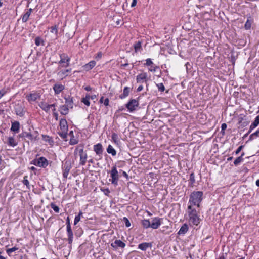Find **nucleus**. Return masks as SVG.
Segmentation results:
<instances>
[{
  "label": "nucleus",
  "instance_id": "obj_1",
  "mask_svg": "<svg viewBox=\"0 0 259 259\" xmlns=\"http://www.w3.org/2000/svg\"><path fill=\"white\" fill-rule=\"evenodd\" d=\"M74 154L76 156L78 155L80 158L79 164L84 165L87 162L88 155L87 153L84 151L83 146L82 145H78L74 152Z\"/></svg>",
  "mask_w": 259,
  "mask_h": 259
},
{
  "label": "nucleus",
  "instance_id": "obj_2",
  "mask_svg": "<svg viewBox=\"0 0 259 259\" xmlns=\"http://www.w3.org/2000/svg\"><path fill=\"white\" fill-rule=\"evenodd\" d=\"M203 193L202 191H194L190 196L189 202L192 203L194 205L200 206V203L202 200Z\"/></svg>",
  "mask_w": 259,
  "mask_h": 259
},
{
  "label": "nucleus",
  "instance_id": "obj_3",
  "mask_svg": "<svg viewBox=\"0 0 259 259\" xmlns=\"http://www.w3.org/2000/svg\"><path fill=\"white\" fill-rule=\"evenodd\" d=\"M189 222L194 225H198L200 223V219L198 215L197 211L192 208L191 205L188 207Z\"/></svg>",
  "mask_w": 259,
  "mask_h": 259
},
{
  "label": "nucleus",
  "instance_id": "obj_4",
  "mask_svg": "<svg viewBox=\"0 0 259 259\" xmlns=\"http://www.w3.org/2000/svg\"><path fill=\"white\" fill-rule=\"evenodd\" d=\"M110 177L111 178L110 180L111 183L115 186L117 185L119 175L116 166H114L112 167L111 170L110 171Z\"/></svg>",
  "mask_w": 259,
  "mask_h": 259
},
{
  "label": "nucleus",
  "instance_id": "obj_5",
  "mask_svg": "<svg viewBox=\"0 0 259 259\" xmlns=\"http://www.w3.org/2000/svg\"><path fill=\"white\" fill-rule=\"evenodd\" d=\"M60 60L59 62L58 68L60 69L61 67H68L69 65L70 58L65 54L60 55Z\"/></svg>",
  "mask_w": 259,
  "mask_h": 259
},
{
  "label": "nucleus",
  "instance_id": "obj_6",
  "mask_svg": "<svg viewBox=\"0 0 259 259\" xmlns=\"http://www.w3.org/2000/svg\"><path fill=\"white\" fill-rule=\"evenodd\" d=\"M139 106L138 101L136 99L131 100L126 104V107L130 112H133Z\"/></svg>",
  "mask_w": 259,
  "mask_h": 259
},
{
  "label": "nucleus",
  "instance_id": "obj_7",
  "mask_svg": "<svg viewBox=\"0 0 259 259\" xmlns=\"http://www.w3.org/2000/svg\"><path fill=\"white\" fill-rule=\"evenodd\" d=\"M33 164L37 166L46 167L48 165V163L47 160L45 158L41 157L38 159L34 160Z\"/></svg>",
  "mask_w": 259,
  "mask_h": 259
},
{
  "label": "nucleus",
  "instance_id": "obj_8",
  "mask_svg": "<svg viewBox=\"0 0 259 259\" xmlns=\"http://www.w3.org/2000/svg\"><path fill=\"white\" fill-rule=\"evenodd\" d=\"M162 218L158 217H155L152 218V222L151 223V228L153 229H157L161 224Z\"/></svg>",
  "mask_w": 259,
  "mask_h": 259
},
{
  "label": "nucleus",
  "instance_id": "obj_9",
  "mask_svg": "<svg viewBox=\"0 0 259 259\" xmlns=\"http://www.w3.org/2000/svg\"><path fill=\"white\" fill-rule=\"evenodd\" d=\"M93 149L96 154L100 157L99 159H101L103 152V149L102 144L100 143H98L95 145L94 146Z\"/></svg>",
  "mask_w": 259,
  "mask_h": 259
},
{
  "label": "nucleus",
  "instance_id": "obj_10",
  "mask_svg": "<svg viewBox=\"0 0 259 259\" xmlns=\"http://www.w3.org/2000/svg\"><path fill=\"white\" fill-rule=\"evenodd\" d=\"M63 168L64 169L63 173V177L66 179L69 173L70 170L71 168V165L70 163L66 162L63 165Z\"/></svg>",
  "mask_w": 259,
  "mask_h": 259
},
{
  "label": "nucleus",
  "instance_id": "obj_11",
  "mask_svg": "<svg viewBox=\"0 0 259 259\" xmlns=\"http://www.w3.org/2000/svg\"><path fill=\"white\" fill-rule=\"evenodd\" d=\"M147 78V74L143 72L138 74L136 77V80L138 83H143L146 82Z\"/></svg>",
  "mask_w": 259,
  "mask_h": 259
},
{
  "label": "nucleus",
  "instance_id": "obj_12",
  "mask_svg": "<svg viewBox=\"0 0 259 259\" xmlns=\"http://www.w3.org/2000/svg\"><path fill=\"white\" fill-rule=\"evenodd\" d=\"M59 69L60 71H58V72L57 73V75L61 79H63L64 78L66 77L68 75V73H70L71 71V69Z\"/></svg>",
  "mask_w": 259,
  "mask_h": 259
},
{
  "label": "nucleus",
  "instance_id": "obj_13",
  "mask_svg": "<svg viewBox=\"0 0 259 259\" xmlns=\"http://www.w3.org/2000/svg\"><path fill=\"white\" fill-rule=\"evenodd\" d=\"M111 246L113 248H117L118 247L124 248L125 246V244L120 240H116L111 244Z\"/></svg>",
  "mask_w": 259,
  "mask_h": 259
},
{
  "label": "nucleus",
  "instance_id": "obj_14",
  "mask_svg": "<svg viewBox=\"0 0 259 259\" xmlns=\"http://www.w3.org/2000/svg\"><path fill=\"white\" fill-rule=\"evenodd\" d=\"M55 94H60L64 89L65 87L63 85L61 84H55L53 88Z\"/></svg>",
  "mask_w": 259,
  "mask_h": 259
},
{
  "label": "nucleus",
  "instance_id": "obj_15",
  "mask_svg": "<svg viewBox=\"0 0 259 259\" xmlns=\"http://www.w3.org/2000/svg\"><path fill=\"white\" fill-rule=\"evenodd\" d=\"M151 247H152L151 243L144 242V243L139 244L138 245V249H139L142 251H145L147 249V248H151Z\"/></svg>",
  "mask_w": 259,
  "mask_h": 259
},
{
  "label": "nucleus",
  "instance_id": "obj_16",
  "mask_svg": "<svg viewBox=\"0 0 259 259\" xmlns=\"http://www.w3.org/2000/svg\"><path fill=\"white\" fill-rule=\"evenodd\" d=\"M59 125L61 131H68L67 122L65 119H61Z\"/></svg>",
  "mask_w": 259,
  "mask_h": 259
},
{
  "label": "nucleus",
  "instance_id": "obj_17",
  "mask_svg": "<svg viewBox=\"0 0 259 259\" xmlns=\"http://www.w3.org/2000/svg\"><path fill=\"white\" fill-rule=\"evenodd\" d=\"M65 106H66L68 108H73V98L68 96L67 98H65Z\"/></svg>",
  "mask_w": 259,
  "mask_h": 259
},
{
  "label": "nucleus",
  "instance_id": "obj_18",
  "mask_svg": "<svg viewBox=\"0 0 259 259\" xmlns=\"http://www.w3.org/2000/svg\"><path fill=\"white\" fill-rule=\"evenodd\" d=\"M39 98V95L36 93L30 94L27 96V99L29 102L35 101Z\"/></svg>",
  "mask_w": 259,
  "mask_h": 259
},
{
  "label": "nucleus",
  "instance_id": "obj_19",
  "mask_svg": "<svg viewBox=\"0 0 259 259\" xmlns=\"http://www.w3.org/2000/svg\"><path fill=\"white\" fill-rule=\"evenodd\" d=\"M67 232L68 235V241L69 244H71L73 241V234L71 230V227L67 228Z\"/></svg>",
  "mask_w": 259,
  "mask_h": 259
},
{
  "label": "nucleus",
  "instance_id": "obj_20",
  "mask_svg": "<svg viewBox=\"0 0 259 259\" xmlns=\"http://www.w3.org/2000/svg\"><path fill=\"white\" fill-rule=\"evenodd\" d=\"M258 124H259V115H258V116H257L256 117V118H255L254 121H253V122L250 126V130L248 131V132L247 133V135L249 134L251 132V131L253 129L255 128Z\"/></svg>",
  "mask_w": 259,
  "mask_h": 259
},
{
  "label": "nucleus",
  "instance_id": "obj_21",
  "mask_svg": "<svg viewBox=\"0 0 259 259\" xmlns=\"http://www.w3.org/2000/svg\"><path fill=\"white\" fill-rule=\"evenodd\" d=\"M19 136L21 138H26L31 141L34 139V136L31 133L26 132L22 133Z\"/></svg>",
  "mask_w": 259,
  "mask_h": 259
},
{
  "label": "nucleus",
  "instance_id": "obj_22",
  "mask_svg": "<svg viewBox=\"0 0 259 259\" xmlns=\"http://www.w3.org/2000/svg\"><path fill=\"white\" fill-rule=\"evenodd\" d=\"M96 65L95 61H91L89 63L85 64L83 67L84 70L88 71L92 69Z\"/></svg>",
  "mask_w": 259,
  "mask_h": 259
},
{
  "label": "nucleus",
  "instance_id": "obj_23",
  "mask_svg": "<svg viewBox=\"0 0 259 259\" xmlns=\"http://www.w3.org/2000/svg\"><path fill=\"white\" fill-rule=\"evenodd\" d=\"M20 128V124L18 121H15L12 123L11 130L12 131L18 133Z\"/></svg>",
  "mask_w": 259,
  "mask_h": 259
},
{
  "label": "nucleus",
  "instance_id": "obj_24",
  "mask_svg": "<svg viewBox=\"0 0 259 259\" xmlns=\"http://www.w3.org/2000/svg\"><path fill=\"white\" fill-rule=\"evenodd\" d=\"M32 9L31 8L29 9L27 12L22 16V21L23 22H26L29 19V17L32 12Z\"/></svg>",
  "mask_w": 259,
  "mask_h": 259
},
{
  "label": "nucleus",
  "instance_id": "obj_25",
  "mask_svg": "<svg viewBox=\"0 0 259 259\" xmlns=\"http://www.w3.org/2000/svg\"><path fill=\"white\" fill-rule=\"evenodd\" d=\"M188 230V226L186 224H184L183 225V226L181 227L180 229L179 230L178 234L179 235H184L185 234Z\"/></svg>",
  "mask_w": 259,
  "mask_h": 259
},
{
  "label": "nucleus",
  "instance_id": "obj_26",
  "mask_svg": "<svg viewBox=\"0 0 259 259\" xmlns=\"http://www.w3.org/2000/svg\"><path fill=\"white\" fill-rule=\"evenodd\" d=\"M39 106L43 110L47 112H49L50 109V106L44 102H40Z\"/></svg>",
  "mask_w": 259,
  "mask_h": 259
},
{
  "label": "nucleus",
  "instance_id": "obj_27",
  "mask_svg": "<svg viewBox=\"0 0 259 259\" xmlns=\"http://www.w3.org/2000/svg\"><path fill=\"white\" fill-rule=\"evenodd\" d=\"M59 111L61 114L64 115L67 114L69 112L68 108L65 105H62L60 107Z\"/></svg>",
  "mask_w": 259,
  "mask_h": 259
},
{
  "label": "nucleus",
  "instance_id": "obj_28",
  "mask_svg": "<svg viewBox=\"0 0 259 259\" xmlns=\"http://www.w3.org/2000/svg\"><path fill=\"white\" fill-rule=\"evenodd\" d=\"M130 88L126 87L124 88L123 90V93L122 94L120 95L119 97L120 99H123L125 97H126L130 93Z\"/></svg>",
  "mask_w": 259,
  "mask_h": 259
},
{
  "label": "nucleus",
  "instance_id": "obj_29",
  "mask_svg": "<svg viewBox=\"0 0 259 259\" xmlns=\"http://www.w3.org/2000/svg\"><path fill=\"white\" fill-rule=\"evenodd\" d=\"M107 152L109 154H111L113 156H114L116 155V150L113 148V147L111 145H108L107 148Z\"/></svg>",
  "mask_w": 259,
  "mask_h": 259
},
{
  "label": "nucleus",
  "instance_id": "obj_30",
  "mask_svg": "<svg viewBox=\"0 0 259 259\" xmlns=\"http://www.w3.org/2000/svg\"><path fill=\"white\" fill-rule=\"evenodd\" d=\"M15 112L17 115L22 117L24 115L23 109L21 106H18L15 108Z\"/></svg>",
  "mask_w": 259,
  "mask_h": 259
},
{
  "label": "nucleus",
  "instance_id": "obj_31",
  "mask_svg": "<svg viewBox=\"0 0 259 259\" xmlns=\"http://www.w3.org/2000/svg\"><path fill=\"white\" fill-rule=\"evenodd\" d=\"M141 223L143 227L145 229L151 227V223L149 220H142Z\"/></svg>",
  "mask_w": 259,
  "mask_h": 259
},
{
  "label": "nucleus",
  "instance_id": "obj_32",
  "mask_svg": "<svg viewBox=\"0 0 259 259\" xmlns=\"http://www.w3.org/2000/svg\"><path fill=\"white\" fill-rule=\"evenodd\" d=\"M244 155V153L243 152L241 156L237 157L234 161V164L235 165H238L240 163H241L243 161V156Z\"/></svg>",
  "mask_w": 259,
  "mask_h": 259
},
{
  "label": "nucleus",
  "instance_id": "obj_33",
  "mask_svg": "<svg viewBox=\"0 0 259 259\" xmlns=\"http://www.w3.org/2000/svg\"><path fill=\"white\" fill-rule=\"evenodd\" d=\"M8 144L12 147H15L17 145V142H16L13 137H9L8 138Z\"/></svg>",
  "mask_w": 259,
  "mask_h": 259
},
{
  "label": "nucleus",
  "instance_id": "obj_34",
  "mask_svg": "<svg viewBox=\"0 0 259 259\" xmlns=\"http://www.w3.org/2000/svg\"><path fill=\"white\" fill-rule=\"evenodd\" d=\"M90 96L88 94H87L85 98H83L82 99V102H83L85 105L87 106H89L90 105Z\"/></svg>",
  "mask_w": 259,
  "mask_h": 259
},
{
  "label": "nucleus",
  "instance_id": "obj_35",
  "mask_svg": "<svg viewBox=\"0 0 259 259\" xmlns=\"http://www.w3.org/2000/svg\"><path fill=\"white\" fill-rule=\"evenodd\" d=\"M112 139L114 141V142L117 145H118L120 143V141L118 139V135L116 133H113L112 135Z\"/></svg>",
  "mask_w": 259,
  "mask_h": 259
},
{
  "label": "nucleus",
  "instance_id": "obj_36",
  "mask_svg": "<svg viewBox=\"0 0 259 259\" xmlns=\"http://www.w3.org/2000/svg\"><path fill=\"white\" fill-rule=\"evenodd\" d=\"M135 52L140 51L141 49V42L137 41L134 46Z\"/></svg>",
  "mask_w": 259,
  "mask_h": 259
},
{
  "label": "nucleus",
  "instance_id": "obj_37",
  "mask_svg": "<svg viewBox=\"0 0 259 259\" xmlns=\"http://www.w3.org/2000/svg\"><path fill=\"white\" fill-rule=\"evenodd\" d=\"M35 44L37 46H39L40 45L42 46L44 45L43 40L39 37H37L35 39Z\"/></svg>",
  "mask_w": 259,
  "mask_h": 259
},
{
  "label": "nucleus",
  "instance_id": "obj_38",
  "mask_svg": "<svg viewBox=\"0 0 259 259\" xmlns=\"http://www.w3.org/2000/svg\"><path fill=\"white\" fill-rule=\"evenodd\" d=\"M51 207L57 213L59 212V208L58 206L56 205L54 203H51L50 204Z\"/></svg>",
  "mask_w": 259,
  "mask_h": 259
},
{
  "label": "nucleus",
  "instance_id": "obj_39",
  "mask_svg": "<svg viewBox=\"0 0 259 259\" xmlns=\"http://www.w3.org/2000/svg\"><path fill=\"white\" fill-rule=\"evenodd\" d=\"M156 86L160 92H163L165 90V87L162 83L156 84Z\"/></svg>",
  "mask_w": 259,
  "mask_h": 259
},
{
  "label": "nucleus",
  "instance_id": "obj_40",
  "mask_svg": "<svg viewBox=\"0 0 259 259\" xmlns=\"http://www.w3.org/2000/svg\"><path fill=\"white\" fill-rule=\"evenodd\" d=\"M59 135L62 138L65 139L67 138V131H61V132H59Z\"/></svg>",
  "mask_w": 259,
  "mask_h": 259
},
{
  "label": "nucleus",
  "instance_id": "obj_41",
  "mask_svg": "<svg viewBox=\"0 0 259 259\" xmlns=\"http://www.w3.org/2000/svg\"><path fill=\"white\" fill-rule=\"evenodd\" d=\"M82 213L81 212H80L78 215L76 216L74 219V225H76L77 224L78 222L80 220V215H82Z\"/></svg>",
  "mask_w": 259,
  "mask_h": 259
},
{
  "label": "nucleus",
  "instance_id": "obj_42",
  "mask_svg": "<svg viewBox=\"0 0 259 259\" xmlns=\"http://www.w3.org/2000/svg\"><path fill=\"white\" fill-rule=\"evenodd\" d=\"M190 181L191 182V186L193 187V184L195 183V177L193 173H192L190 176Z\"/></svg>",
  "mask_w": 259,
  "mask_h": 259
},
{
  "label": "nucleus",
  "instance_id": "obj_43",
  "mask_svg": "<svg viewBox=\"0 0 259 259\" xmlns=\"http://www.w3.org/2000/svg\"><path fill=\"white\" fill-rule=\"evenodd\" d=\"M18 249V248L16 247H14L13 248H9V249H8L7 250H6V252L7 253L9 254V255H10L11 253H12L14 251H15L16 250H17Z\"/></svg>",
  "mask_w": 259,
  "mask_h": 259
},
{
  "label": "nucleus",
  "instance_id": "obj_44",
  "mask_svg": "<svg viewBox=\"0 0 259 259\" xmlns=\"http://www.w3.org/2000/svg\"><path fill=\"white\" fill-rule=\"evenodd\" d=\"M251 26V22L249 20L247 19V21L246 22L245 24V28L246 29H249L250 28Z\"/></svg>",
  "mask_w": 259,
  "mask_h": 259
},
{
  "label": "nucleus",
  "instance_id": "obj_45",
  "mask_svg": "<svg viewBox=\"0 0 259 259\" xmlns=\"http://www.w3.org/2000/svg\"><path fill=\"white\" fill-rule=\"evenodd\" d=\"M27 178V176H25L24 177V179L23 180V183L24 185H26L28 188H29V183Z\"/></svg>",
  "mask_w": 259,
  "mask_h": 259
},
{
  "label": "nucleus",
  "instance_id": "obj_46",
  "mask_svg": "<svg viewBox=\"0 0 259 259\" xmlns=\"http://www.w3.org/2000/svg\"><path fill=\"white\" fill-rule=\"evenodd\" d=\"M51 32L57 34L58 32L57 27L56 25H54L51 28Z\"/></svg>",
  "mask_w": 259,
  "mask_h": 259
},
{
  "label": "nucleus",
  "instance_id": "obj_47",
  "mask_svg": "<svg viewBox=\"0 0 259 259\" xmlns=\"http://www.w3.org/2000/svg\"><path fill=\"white\" fill-rule=\"evenodd\" d=\"M123 221L125 223V226L127 227H130L131 226V223H130V221L128 220V219L126 218V217H124L123 219Z\"/></svg>",
  "mask_w": 259,
  "mask_h": 259
},
{
  "label": "nucleus",
  "instance_id": "obj_48",
  "mask_svg": "<svg viewBox=\"0 0 259 259\" xmlns=\"http://www.w3.org/2000/svg\"><path fill=\"white\" fill-rule=\"evenodd\" d=\"M153 62L151 59L149 58L146 59V63L145 65L147 66H150V65L152 64Z\"/></svg>",
  "mask_w": 259,
  "mask_h": 259
},
{
  "label": "nucleus",
  "instance_id": "obj_49",
  "mask_svg": "<svg viewBox=\"0 0 259 259\" xmlns=\"http://www.w3.org/2000/svg\"><path fill=\"white\" fill-rule=\"evenodd\" d=\"M158 68L159 67L158 66H155L154 67H151V68H149V71L151 72H155L156 69Z\"/></svg>",
  "mask_w": 259,
  "mask_h": 259
},
{
  "label": "nucleus",
  "instance_id": "obj_50",
  "mask_svg": "<svg viewBox=\"0 0 259 259\" xmlns=\"http://www.w3.org/2000/svg\"><path fill=\"white\" fill-rule=\"evenodd\" d=\"M6 93V91L3 89L0 91V99Z\"/></svg>",
  "mask_w": 259,
  "mask_h": 259
},
{
  "label": "nucleus",
  "instance_id": "obj_51",
  "mask_svg": "<svg viewBox=\"0 0 259 259\" xmlns=\"http://www.w3.org/2000/svg\"><path fill=\"white\" fill-rule=\"evenodd\" d=\"M243 146H240L235 151L236 154H238L242 149Z\"/></svg>",
  "mask_w": 259,
  "mask_h": 259
},
{
  "label": "nucleus",
  "instance_id": "obj_52",
  "mask_svg": "<svg viewBox=\"0 0 259 259\" xmlns=\"http://www.w3.org/2000/svg\"><path fill=\"white\" fill-rule=\"evenodd\" d=\"M66 225H67V228L70 227V220L69 218L68 217L66 219Z\"/></svg>",
  "mask_w": 259,
  "mask_h": 259
},
{
  "label": "nucleus",
  "instance_id": "obj_53",
  "mask_svg": "<svg viewBox=\"0 0 259 259\" xmlns=\"http://www.w3.org/2000/svg\"><path fill=\"white\" fill-rule=\"evenodd\" d=\"M109 99L108 98H106L105 99H104V101H103V103L105 105V106H108L109 105Z\"/></svg>",
  "mask_w": 259,
  "mask_h": 259
},
{
  "label": "nucleus",
  "instance_id": "obj_54",
  "mask_svg": "<svg viewBox=\"0 0 259 259\" xmlns=\"http://www.w3.org/2000/svg\"><path fill=\"white\" fill-rule=\"evenodd\" d=\"M227 128V125L226 123H223L221 125L222 130H225Z\"/></svg>",
  "mask_w": 259,
  "mask_h": 259
},
{
  "label": "nucleus",
  "instance_id": "obj_55",
  "mask_svg": "<svg viewBox=\"0 0 259 259\" xmlns=\"http://www.w3.org/2000/svg\"><path fill=\"white\" fill-rule=\"evenodd\" d=\"M137 4V0H133L132 3L131 4V7H134Z\"/></svg>",
  "mask_w": 259,
  "mask_h": 259
},
{
  "label": "nucleus",
  "instance_id": "obj_56",
  "mask_svg": "<svg viewBox=\"0 0 259 259\" xmlns=\"http://www.w3.org/2000/svg\"><path fill=\"white\" fill-rule=\"evenodd\" d=\"M143 89V85H141L138 87L137 90L138 92H140V91H141Z\"/></svg>",
  "mask_w": 259,
  "mask_h": 259
},
{
  "label": "nucleus",
  "instance_id": "obj_57",
  "mask_svg": "<svg viewBox=\"0 0 259 259\" xmlns=\"http://www.w3.org/2000/svg\"><path fill=\"white\" fill-rule=\"evenodd\" d=\"M253 135H255V137H259V130H258L255 133H254Z\"/></svg>",
  "mask_w": 259,
  "mask_h": 259
},
{
  "label": "nucleus",
  "instance_id": "obj_58",
  "mask_svg": "<svg viewBox=\"0 0 259 259\" xmlns=\"http://www.w3.org/2000/svg\"><path fill=\"white\" fill-rule=\"evenodd\" d=\"M123 176L126 178L127 179H128V176L127 174L125 171H123Z\"/></svg>",
  "mask_w": 259,
  "mask_h": 259
},
{
  "label": "nucleus",
  "instance_id": "obj_59",
  "mask_svg": "<svg viewBox=\"0 0 259 259\" xmlns=\"http://www.w3.org/2000/svg\"><path fill=\"white\" fill-rule=\"evenodd\" d=\"M84 89L87 91H90L92 90V88L90 86H87L85 87Z\"/></svg>",
  "mask_w": 259,
  "mask_h": 259
},
{
  "label": "nucleus",
  "instance_id": "obj_60",
  "mask_svg": "<svg viewBox=\"0 0 259 259\" xmlns=\"http://www.w3.org/2000/svg\"><path fill=\"white\" fill-rule=\"evenodd\" d=\"M255 137V135H253V133L251 135H250V137H249V140H252V139H253Z\"/></svg>",
  "mask_w": 259,
  "mask_h": 259
},
{
  "label": "nucleus",
  "instance_id": "obj_61",
  "mask_svg": "<svg viewBox=\"0 0 259 259\" xmlns=\"http://www.w3.org/2000/svg\"><path fill=\"white\" fill-rule=\"evenodd\" d=\"M96 98V96L95 95H92V96H90V99H91L92 100H94V99H95Z\"/></svg>",
  "mask_w": 259,
  "mask_h": 259
},
{
  "label": "nucleus",
  "instance_id": "obj_62",
  "mask_svg": "<svg viewBox=\"0 0 259 259\" xmlns=\"http://www.w3.org/2000/svg\"><path fill=\"white\" fill-rule=\"evenodd\" d=\"M104 97H102L100 99V101L99 102L101 103H102L104 101Z\"/></svg>",
  "mask_w": 259,
  "mask_h": 259
},
{
  "label": "nucleus",
  "instance_id": "obj_63",
  "mask_svg": "<svg viewBox=\"0 0 259 259\" xmlns=\"http://www.w3.org/2000/svg\"><path fill=\"white\" fill-rule=\"evenodd\" d=\"M54 115L56 119L57 120L58 119V114L57 113H55L54 112Z\"/></svg>",
  "mask_w": 259,
  "mask_h": 259
},
{
  "label": "nucleus",
  "instance_id": "obj_64",
  "mask_svg": "<svg viewBox=\"0 0 259 259\" xmlns=\"http://www.w3.org/2000/svg\"><path fill=\"white\" fill-rule=\"evenodd\" d=\"M256 186H257L258 187H259V179L257 180L256 181Z\"/></svg>",
  "mask_w": 259,
  "mask_h": 259
}]
</instances>
